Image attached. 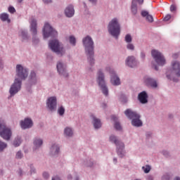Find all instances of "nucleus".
Listing matches in <instances>:
<instances>
[{"label": "nucleus", "mask_w": 180, "mask_h": 180, "mask_svg": "<svg viewBox=\"0 0 180 180\" xmlns=\"http://www.w3.org/2000/svg\"><path fill=\"white\" fill-rule=\"evenodd\" d=\"M83 46L87 57V61L90 65H95V44L91 36L87 35L82 39Z\"/></svg>", "instance_id": "f257e3e1"}, {"label": "nucleus", "mask_w": 180, "mask_h": 180, "mask_svg": "<svg viewBox=\"0 0 180 180\" xmlns=\"http://www.w3.org/2000/svg\"><path fill=\"white\" fill-rule=\"evenodd\" d=\"M107 29L109 35L114 37L115 40H117V39H119V36H120V33L122 32L120 19L117 17L112 18L108 24Z\"/></svg>", "instance_id": "f03ea898"}, {"label": "nucleus", "mask_w": 180, "mask_h": 180, "mask_svg": "<svg viewBox=\"0 0 180 180\" xmlns=\"http://www.w3.org/2000/svg\"><path fill=\"white\" fill-rule=\"evenodd\" d=\"M176 77H180V62L173 60L171 63V68L167 72V78L174 82H177L178 79Z\"/></svg>", "instance_id": "7ed1b4c3"}, {"label": "nucleus", "mask_w": 180, "mask_h": 180, "mask_svg": "<svg viewBox=\"0 0 180 180\" xmlns=\"http://www.w3.org/2000/svg\"><path fill=\"white\" fill-rule=\"evenodd\" d=\"M49 48L51 51L56 53L57 56H60V57H63L65 54V47L56 39H51L49 41Z\"/></svg>", "instance_id": "20e7f679"}, {"label": "nucleus", "mask_w": 180, "mask_h": 180, "mask_svg": "<svg viewBox=\"0 0 180 180\" xmlns=\"http://www.w3.org/2000/svg\"><path fill=\"white\" fill-rule=\"evenodd\" d=\"M124 114L128 119L132 120L131 124L134 127H141L143 126V122L140 120V115L137 112L128 109L125 110Z\"/></svg>", "instance_id": "39448f33"}, {"label": "nucleus", "mask_w": 180, "mask_h": 180, "mask_svg": "<svg viewBox=\"0 0 180 180\" xmlns=\"http://www.w3.org/2000/svg\"><path fill=\"white\" fill-rule=\"evenodd\" d=\"M96 81L103 95L108 96L109 90H108V86H106V82H105V75L103 74V71H102V70H98L97 72Z\"/></svg>", "instance_id": "423d86ee"}, {"label": "nucleus", "mask_w": 180, "mask_h": 180, "mask_svg": "<svg viewBox=\"0 0 180 180\" xmlns=\"http://www.w3.org/2000/svg\"><path fill=\"white\" fill-rule=\"evenodd\" d=\"M109 140L111 143L115 144L117 147V153L121 158L124 157L126 152L124 151V143L119 141L117 136L115 135L110 136Z\"/></svg>", "instance_id": "0eeeda50"}, {"label": "nucleus", "mask_w": 180, "mask_h": 180, "mask_svg": "<svg viewBox=\"0 0 180 180\" xmlns=\"http://www.w3.org/2000/svg\"><path fill=\"white\" fill-rule=\"evenodd\" d=\"M0 136L6 141H9L11 137H12V129L6 127V124H5L2 120H0Z\"/></svg>", "instance_id": "6e6552de"}, {"label": "nucleus", "mask_w": 180, "mask_h": 180, "mask_svg": "<svg viewBox=\"0 0 180 180\" xmlns=\"http://www.w3.org/2000/svg\"><path fill=\"white\" fill-rule=\"evenodd\" d=\"M15 78L18 79L19 81H23L24 79H26L27 78V76L29 75V70L26 68L25 67H23L22 65H17L15 68Z\"/></svg>", "instance_id": "1a4fd4ad"}, {"label": "nucleus", "mask_w": 180, "mask_h": 180, "mask_svg": "<svg viewBox=\"0 0 180 180\" xmlns=\"http://www.w3.org/2000/svg\"><path fill=\"white\" fill-rule=\"evenodd\" d=\"M30 29L32 34V43H34V44H39L40 39L37 37V21L36 19L31 18L30 19Z\"/></svg>", "instance_id": "9d476101"}, {"label": "nucleus", "mask_w": 180, "mask_h": 180, "mask_svg": "<svg viewBox=\"0 0 180 180\" xmlns=\"http://www.w3.org/2000/svg\"><path fill=\"white\" fill-rule=\"evenodd\" d=\"M151 54L157 65H159L160 67L165 65L167 60H165V57H164V55L161 53V52L153 49L151 51Z\"/></svg>", "instance_id": "9b49d317"}, {"label": "nucleus", "mask_w": 180, "mask_h": 180, "mask_svg": "<svg viewBox=\"0 0 180 180\" xmlns=\"http://www.w3.org/2000/svg\"><path fill=\"white\" fill-rule=\"evenodd\" d=\"M42 32L44 39H48V37H54L58 34L56 30L54 28H53V27H51V25L49 24V22H45Z\"/></svg>", "instance_id": "f8f14e48"}, {"label": "nucleus", "mask_w": 180, "mask_h": 180, "mask_svg": "<svg viewBox=\"0 0 180 180\" xmlns=\"http://www.w3.org/2000/svg\"><path fill=\"white\" fill-rule=\"evenodd\" d=\"M20 89H22V81L15 79L9 89L10 98L15 96Z\"/></svg>", "instance_id": "ddd939ff"}, {"label": "nucleus", "mask_w": 180, "mask_h": 180, "mask_svg": "<svg viewBox=\"0 0 180 180\" xmlns=\"http://www.w3.org/2000/svg\"><path fill=\"white\" fill-rule=\"evenodd\" d=\"M57 71L61 77L67 78L68 77V72L67 71V64L62 61H58L56 65Z\"/></svg>", "instance_id": "4468645a"}, {"label": "nucleus", "mask_w": 180, "mask_h": 180, "mask_svg": "<svg viewBox=\"0 0 180 180\" xmlns=\"http://www.w3.org/2000/svg\"><path fill=\"white\" fill-rule=\"evenodd\" d=\"M46 108L51 112H56L57 110V97L51 96L46 100Z\"/></svg>", "instance_id": "2eb2a0df"}, {"label": "nucleus", "mask_w": 180, "mask_h": 180, "mask_svg": "<svg viewBox=\"0 0 180 180\" xmlns=\"http://www.w3.org/2000/svg\"><path fill=\"white\" fill-rule=\"evenodd\" d=\"M105 70L106 71H108L110 74H111V84L115 86L120 85V79L119 77H117L116 72H115V70H113L111 67H107Z\"/></svg>", "instance_id": "dca6fc26"}, {"label": "nucleus", "mask_w": 180, "mask_h": 180, "mask_svg": "<svg viewBox=\"0 0 180 180\" xmlns=\"http://www.w3.org/2000/svg\"><path fill=\"white\" fill-rule=\"evenodd\" d=\"M125 64L131 68H134L139 65V61L136 59V57L134 56H128L125 60Z\"/></svg>", "instance_id": "f3484780"}, {"label": "nucleus", "mask_w": 180, "mask_h": 180, "mask_svg": "<svg viewBox=\"0 0 180 180\" xmlns=\"http://www.w3.org/2000/svg\"><path fill=\"white\" fill-rule=\"evenodd\" d=\"M20 127L23 130H26V129H30L33 127V121L32 119L27 117L25 118L24 120H21L20 122Z\"/></svg>", "instance_id": "a211bd4d"}, {"label": "nucleus", "mask_w": 180, "mask_h": 180, "mask_svg": "<svg viewBox=\"0 0 180 180\" xmlns=\"http://www.w3.org/2000/svg\"><path fill=\"white\" fill-rule=\"evenodd\" d=\"M39 81V77L36 74V72L32 70L29 76V84L30 85H36Z\"/></svg>", "instance_id": "6ab92c4d"}, {"label": "nucleus", "mask_w": 180, "mask_h": 180, "mask_svg": "<svg viewBox=\"0 0 180 180\" xmlns=\"http://www.w3.org/2000/svg\"><path fill=\"white\" fill-rule=\"evenodd\" d=\"M144 82L148 85V86H151V88H157L158 84L155 79H152L151 77H146L144 78Z\"/></svg>", "instance_id": "aec40b11"}, {"label": "nucleus", "mask_w": 180, "mask_h": 180, "mask_svg": "<svg viewBox=\"0 0 180 180\" xmlns=\"http://www.w3.org/2000/svg\"><path fill=\"white\" fill-rule=\"evenodd\" d=\"M60 153V146L57 143H53L50 148L49 154L55 156Z\"/></svg>", "instance_id": "412c9836"}, {"label": "nucleus", "mask_w": 180, "mask_h": 180, "mask_svg": "<svg viewBox=\"0 0 180 180\" xmlns=\"http://www.w3.org/2000/svg\"><path fill=\"white\" fill-rule=\"evenodd\" d=\"M138 99L141 103H147L148 102V94L146 91H142L139 94Z\"/></svg>", "instance_id": "4be33fe9"}, {"label": "nucleus", "mask_w": 180, "mask_h": 180, "mask_svg": "<svg viewBox=\"0 0 180 180\" xmlns=\"http://www.w3.org/2000/svg\"><path fill=\"white\" fill-rule=\"evenodd\" d=\"M75 13V10H74V6L72 5H69L65 9V15L67 18H72Z\"/></svg>", "instance_id": "5701e85b"}, {"label": "nucleus", "mask_w": 180, "mask_h": 180, "mask_svg": "<svg viewBox=\"0 0 180 180\" xmlns=\"http://www.w3.org/2000/svg\"><path fill=\"white\" fill-rule=\"evenodd\" d=\"M91 119L94 129H101V127H102V122H101V120L94 115H91Z\"/></svg>", "instance_id": "b1692460"}, {"label": "nucleus", "mask_w": 180, "mask_h": 180, "mask_svg": "<svg viewBox=\"0 0 180 180\" xmlns=\"http://www.w3.org/2000/svg\"><path fill=\"white\" fill-rule=\"evenodd\" d=\"M63 134L65 137H72L74 136V129L71 127H66L64 129Z\"/></svg>", "instance_id": "393cba45"}, {"label": "nucleus", "mask_w": 180, "mask_h": 180, "mask_svg": "<svg viewBox=\"0 0 180 180\" xmlns=\"http://www.w3.org/2000/svg\"><path fill=\"white\" fill-rule=\"evenodd\" d=\"M19 37L21 39L22 41H27L29 40L30 37L27 34V31L21 30L19 32Z\"/></svg>", "instance_id": "a878e982"}, {"label": "nucleus", "mask_w": 180, "mask_h": 180, "mask_svg": "<svg viewBox=\"0 0 180 180\" xmlns=\"http://www.w3.org/2000/svg\"><path fill=\"white\" fill-rule=\"evenodd\" d=\"M41 146H43V139H41L40 138H35L34 139L33 149L34 150H39V148H40V147H41Z\"/></svg>", "instance_id": "bb28decb"}, {"label": "nucleus", "mask_w": 180, "mask_h": 180, "mask_svg": "<svg viewBox=\"0 0 180 180\" xmlns=\"http://www.w3.org/2000/svg\"><path fill=\"white\" fill-rule=\"evenodd\" d=\"M141 15L143 16V18H146V20L148 21L150 23H153V22H154V18H153V15H149L148 11H141Z\"/></svg>", "instance_id": "cd10ccee"}, {"label": "nucleus", "mask_w": 180, "mask_h": 180, "mask_svg": "<svg viewBox=\"0 0 180 180\" xmlns=\"http://www.w3.org/2000/svg\"><path fill=\"white\" fill-rule=\"evenodd\" d=\"M112 119L115 122V124H114L115 129L119 131L122 130V125H120V122L117 121V117H116L115 115H112Z\"/></svg>", "instance_id": "c85d7f7f"}, {"label": "nucleus", "mask_w": 180, "mask_h": 180, "mask_svg": "<svg viewBox=\"0 0 180 180\" xmlns=\"http://www.w3.org/2000/svg\"><path fill=\"white\" fill-rule=\"evenodd\" d=\"M0 19L2 22H7V23H11V19H9V14L3 13L0 14Z\"/></svg>", "instance_id": "c756f323"}, {"label": "nucleus", "mask_w": 180, "mask_h": 180, "mask_svg": "<svg viewBox=\"0 0 180 180\" xmlns=\"http://www.w3.org/2000/svg\"><path fill=\"white\" fill-rule=\"evenodd\" d=\"M68 41H69L71 46H77V38H75V36L74 35L69 36L68 37Z\"/></svg>", "instance_id": "7c9ffc66"}, {"label": "nucleus", "mask_w": 180, "mask_h": 180, "mask_svg": "<svg viewBox=\"0 0 180 180\" xmlns=\"http://www.w3.org/2000/svg\"><path fill=\"white\" fill-rule=\"evenodd\" d=\"M20 144H22V138L18 136L14 139L13 142V146H14V147H19Z\"/></svg>", "instance_id": "2f4dec72"}, {"label": "nucleus", "mask_w": 180, "mask_h": 180, "mask_svg": "<svg viewBox=\"0 0 180 180\" xmlns=\"http://www.w3.org/2000/svg\"><path fill=\"white\" fill-rule=\"evenodd\" d=\"M58 113L60 116H64V113H65V108L63 105H60L58 108Z\"/></svg>", "instance_id": "473e14b6"}, {"label": "nucleus", "mask_w": 180, "mask_h": 180, "mask_svg": "<svg viewBox=\"0 0 180 180\" xmlns=\"http://www.w3.org/2000/svg\"><path fill=\"white\" fill-rule=\"evenodd\" d=\"M135 0L132 1V5H131V13L133 15L137 14V4L134 2Z\"/></svg>", "instance_id": "72a5a7b5"}, {"label": "nucleus", "mask_w": 180, "mask_h": 180, "mask_svg": "<svg viewBox=\"0 0 180 180\" xmlns=\"http://www.w3.org/2000/svg\"><path fill=\"white\" fill-rule=\"evenodd\" d=\"M8 147V144H6L4 142H2V141H0V152L3 151Z\"/></svg>", "instance_id": "f704fd0d"}, {"label": "nucleus", "mask_w": 180, "mask_h": 180, "mask_svg": "<svg viewBox=\"0 0 180 180\" xmlns=\"http://www.w3.org/2000/svg\"><path fill=\"white\" fill-rule=\"evenodd\" d=\"M142 169L143 172H145V174H148V172H150V171L151 170V167L148 165H146V166H143L142 167Z\"/></svg>", "instance_id": "c9c22d12"}, {"label": "nucleus", "mask_w": 180, "mask_h": 180, "mask_svg": "<svg viewBox=\"0 0 180 180\" xmlns=\"http://www.w3.org/2000/svg\"><path fill=\"white\" fill-rule=\"evenodd\" d=\"M131 40H132L131 35H130V34H127L125 36V41L127 43H131Z\"/></svg>", "instance_id": "e433bc0d"}, {"label": "nucleus", "mask_w": 180, "mask_h": 180, "mask_svg": "<svg viewBox=\"0 0 180 180\" xmlns=\"http://www.w3.org/2000/svg\"><path fill=\"white\" fill-rule=\"evenodd\" d=\"M22 157L23 153H22V151L19 150L18 152H17L15 155V158H17V160H20L21 158H22Z\"/></svg>", "instance_id": "4c0bfd02"}, {"label": "nucleus", "mask_w": 180, "mask_h": 180, "mask_svg": "<svg viewBox=\"0 0 180 180\" xmlns=\"http://www.w3.org/2000/svg\"><path fill=\"white\" fill-rule=\"evenodd\" d=\"M127 49L128 50H131V51H133V50H134V45L130 42H129L127 45Z\"/></svg>", "instance_id": "58836bf2"}, {"label": "nucleus", "mask_w": 180, "mask_h": 180, "mask_svg": "<svg viewBox=\"0 0 180 180\" xmlns=\"http://www.w3.org/2000/svg\"><path fill=\"white\" fill-rule=\"evenodd\" d=\"M30 174H34V172H36V169H34V166H33V165H30Z\"/></svg>", "instance_id": "ea45409f"}, {"label": "nucleus", "mask_w": 180, "mask_h": 180, "mask_svg": "<svg viewBox=\"0 0 180 180\" xmlns=\"http://www.w3.org/2000/svg\"><path fill=\"white\" fill-rule=\"evenodd\" d=\"M120 101L121 102H122V103H127V96H122L121 98H120Z\"/></svg>", "instance_id": "a19ab883"}, {"label": "nucleus", "mask_w": 180, "mask_h": 180, "mask_svg": "<svg viewBox=\"0 0 180 180\" xmlns=\"http://www.w3.org/2000/svg\"><path fill=\"white\" fill-rule=\"evenodd\" d=\"M162 180H171V176H169L168 174H166L162 176Z\"/></svg>", "instance_id": "79ce46f5"}, {"label": "nucleus", "mask_w": 180, "mask_h": 180, "mask_svg": "<svg viewBox=\"0 0 180 180\" xmlns=\"http://www.w3.org/2000/svg\"><path fill=\"white\" fill-rule=\"evenodd\" d=\"M42 176H43V178H44V179H49V178H50V174L47 172H44Z\"/></svg>", "instance_id": "37998d69"}, {"label": "nucleus", "mask_w": 180, "mask_h": 180, "mask_svg": "<svg viewBox=\"0 0 180 180\" xmlns=\"http://www.w3.org/2000/svg\"><path fill=\"white\" fill-rule=\"evenodd\" d=\"M8 12H10V13H15V12H16V10H15V8L10 6L8 8Z\"/></svg>", "instance_id": "c03bdc74"}, {"label": "nucleus", "mask_w": 180, "mask_h": 180, "mask_svg": "<svg viewBox=\"0 0 180 180\" xmlns=\"http://www.w3.org/2000/svg\"><path fill=\"white\" fill-rule=\"evenodd\" d=\"M170 19H171V15L168 14V15H167L165 17L164 20H165V22H168V20H170Z\"/></svg>", "instance_id": "a18cd8bd"}, {"label": "nucleus", "mask_w": 180, "mask_h": 180, "mask_svg": "<svg viewBox=\"0 0 180 180\" xmlns=\"http://www.w3.org/2000/svg\"><path fill=\"white\" fill-rule=\"evenodd\" d=\"M170 11L171 12H174V11H176V6H175V5H172L170 6Z\"/></svg>", "instance_id": "49530a36"}, {"label": "nucleus", "mask_w": 180, "mask_h": 180, "mask_svg": "<svg viewBox=\"0 0 180 180\" xmlns=\"http://www.w3.org/2000/svg\"><path fill=\"white\" fill-rule=\"evenodd\" d=\"M152 67L153 68H154L156 71H158V67L157 66V65L152 63Z\"/></svg>", "instance_id": "de8ad7c7"}, {"label": "nucleus", "mask_w": 180, "mask_h": 180, "mask_svg": "<svg viewBox=\"0 0 180 180\" xmlns=\"http://www.w3.org/2000/svg\"><path fill=\"white\" fill-rule=\"evenodd\" d=\"M141 58L144 60L146 58V53L144 52L141 53Z\"/></svg>", "instance_id": "09e8293b"}, {"label": "nucleus", "mask_w": 180, "mask_h": 180, "mask_svg": "<svg viewBox=\"0 0 180 180\" xmlns=\"http://www.w3.org/2000/svg\"><path fill=\"white\" fill-rule=\"evenodd\" d=\"M18 175H20V176H22L23 175V170L22 169H19L18 170Z\"/></svg>", "instance_id": "8fccbe9b"}, {"label": "nucleus", "mask_w": 180, "mask_h": 180, "mask_svg": "<svg viewBox=\"0 0 180 180\" xmlns=\"http://www.w3.org/2000/svg\"><path fill=\"white\" fill-rule=\"evenodd\" d=\"M147 180H154V177L153 176H148Z\"/></svg>", "instance_id": "3c124183"}, {"label": "nucleus", "mask_w": 180, "mask_h": 180, "mask_svg": "<svg viewBox=\"0 0 180 180\" xmlns=\"http://www.w3.org/2000/svg\"><path fill=\"white\" fill-rule=\"evenodd\" d=\"M44 4H51V0H43Z\"/></svg>", "instance_id": "603ef678"}, {"label": "nucleus", "mask_w": 180, "mask_h": 180, "mask_svg": "<svg viewBox=\"0 0 180 180\" xmlns=\"http://www.w3.org/2000/svg\"><path fill=\"white\" fill-rule=\"evenodd\" d=\"M172 58H178V53L173 54Z\"/></svg>", "instance_id": "864d4df0"}, {"label": "nucleus", "mask_w": 180, "mask_h": 180, "mask_svg": "<svg viewBox=\"0 0 180 180\" xmlns=\"http://www.w3.org/2000/svg\"><path fill=\"white\" fill-rule=\"evenodd\" d=\"M2 67H4V63L2 60H0V68H2Z\"/></svg>", "instance_id": "5fc2aeb1"}, {"label": "nucleus", "mask_w": 180, "mask_h": 180, "mask_svg": "<svg viewBox=\"0 0 180 180\" xmlns=\"http://www.w3.org/2000/svg\"><path fill=\"white\" fill-rule=\"evenodd\" d=\"M91 4H96L97 0H89Z\"/></svg>", "instance_id": "6e6d98bb"}, {"label": "nucleus", "mask_w": 180, "mask_h": 180, "mask_svg": "<svg viewBox=\"0 0 180 180\" xmlns=\"http://www.w3.org/2000/svg\"><path fill=\"white\" fill-rule=\"evenodd\" d=\"M113 162L114 164H116V162H117V159H116L115 158L113 159Z\"/></svg>", "instance_id": "4d7b16f0"}, {"label": "nucleus", "mask_w": 180, "mask_h": 180, "mask_svg": "<svg viewBox=\"0 0 180 180\" xmlns=\"http://www.w3.org/2000/svg\"><path fill=\"white\" fill-rule=\"evenodd\" d=\"M139 4H143L144 2V0H138Z\"/></svg>", "instance_id": "13d9d810"}, {"label": "nucleus", "mask_w": 180, "mask_h": 180, "mask_svg": "<svg viewBox=\"0 0 180 180\" xmlns=\"http://www.w3.org/2000/svg\"><path fill=\"white\" fill-rule=\"evenodd\" d=\"M174 180H180V177L179 176H176Z\"/></svg>", "instance_id": "bf43d9fd"}, {"label": "nucleus", "mask_w": 180, "mask_h": 180, "mask_svg": "<svg viewBox=\"0 0 180 180\" xmlns=\"http://www.w3.org/2000/svg\"><path fill=\"white\" fill-rule=\"evenodd\" d=\"M68 179H72V176L70 174L68 176Z\"/></svg>", "instance_id": "052dcab7"}, {"label": "nucleus", "mask_w": 180, "mask_h": 180, "mask_svg": "<svg viewBox=\"0 0 180 180\" xmlns=\"http://www.w3.org/2000/svg\"><path fill=\"white\" fill-rule=\"evenodd\" d=\"M92 165H94V163H91V165H88V167H92Z\"/></svg>", "instance_id": "680f3d73"}, {"label": "nucleus", "mask_w": 180, "mask_h": 180, "mask_svg": "<svg viewBox=\"0 0 180 180\" xmlns=\"http://www.w3.org/2000/svg\"><path fill=\"white\" fill-rule=\"evenodd\" d=\"M18 1L20 4V2H22L23 0H18Z\"/></svg>", "instance_id": "e2e57ef3"}, {"label": "nucleus", "mask_w": 180, "mask_h": 180, "mask_svg": "<svg viewBox=\"0 0 180 180\" xmlns=\"http://www.w3.org/2000/svg\"><path fill=\"white\" fill-rule=\"evenodd\" d=\"M75 180H78V176H76V178L75 179Z\"/></svg>", "instance_id": "0e129e2a"}, {"label": "nucleus", "mask_w": 180, "mask_h": 180, "mask_svg": "<svg viewBox=\"0 0 180 180\" xmlns=\"http://www.w3.org/2000/svg\"><path fill=\"white\" fill-rule=\"evenodd\" d=\"M103 106H106V104H103Z\"/></svg>", "instance_id": "69168bd1"}]
</instances>
